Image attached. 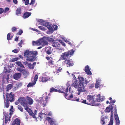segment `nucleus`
Returning <instances> with one entry per match:
<instances>
[{
  "label": "nucleus",
  "mask_w": 125,
  "mask_h": 125,
  "mask_svg": "<svg viewBox=\"0 0 125 125\" xmlns=\"http://www.w3.org/2000/svg\"><path fill=\"white\" fill-rule=\"evenodd\" d=\"M78 83L79 84L78 86V90L79 91L82 92L84 90V84L86 85L87 83H88V81L87 80L85 81L83 77H78Z\"/></svg>",
  "instance_id": "f257e3e1"
},
{
  "label": "nucleus",
  "mask_w": 125,
  "mask_h": 125,
  "mask_svg": "<svg viewBox=\"0 0 125 125\" xmlns=\"http://www.w3.org/2000/svg\"><path fill=\"white\" fill-rule=\"evenodd\" d=\"M71 89V87L70 85L69 84H68L67 85V87L66 88L62 87L58 90V92L63 93L65 94V97L66 98V97H67L68 95L67 94V93L68 91L69 92L70 91Z\"/></svg>",
  "instance_id": "f03ea898"
},
{
  "label": "nucleus",
  "mask_w": 125,
  "mask_h": 125,
  "mask_svg": "<svg viewBox=\"0 0 125 125\" xmlns=\"http://www.w3.org/2000/svg\"><path fill=\"white\" fill-rule=\"evenodd\" d=\"M74 51L73 49H72L67 52L62 53V55H61L62 60L66 59L67 57H71L73 55Z\"/></svg>",
  "instance_id": "7ed1b4c3"
},
{
  "label": "nucleus",
  "mask_w": 125,
  "mask_h": 125,
  "mask_svg": "<svg viewBox=\"0 0 125 125\" xmlns=\"http://www.w3.org/2000/svg\"><path fill=\"white\" fill-rule=\"evenodd\" d=\"M94 96L91 95H89L87 96V104L93 106H96L98 105L95 103V101L94 100Z\"/></svg>",
  "instance_id": "20e7f679"
},
{
  "label": "nucleus",
  "mask_w": 125,
  "mask_h": 125,
  "mask_svg": "<svg viewBox=\"0 0 125 125\" xmlns=\"http://www.w3.org/2000/svg\"><path fill=\"white\" fill-rule=\"evenodd\" d=\"M38 21L41 23L40 24L41 25L47 26L50 32L52 33L53 32V29L51 26L48 25V22H45L43 21V20L41 19L39 20Z\"/></svg>",
  "instance_id": "39448f33"
},
{
  "label": "nucleus",
  "mask_w": 125,
  "mask_h": 125,
  "mask_svg": "<svg viewBox=\"0 0 125 125\" xmlns=\"http://www.w3.org/2000/svg\"><path fill=\"white\" fill-rule=\"evenodd\" d=\"M114 108L115 114H116L117 113L116 106L114 104L110 105L108 107H107L105 110V112H109L112 110Z\"/></svg>",
  "instance_id": "423d86ee"
},
{
  "label": "nucleus",
  "mask_w": 125,
  "mask_h": 125,
  "mask_svg": "<svg viewBox=\"0 0 125 125\" xmlns=\"http://www.w3.org/2000/svg\"><path fill=\"white\" fill-rule=\"evenodd\" d=\"M32 53L28 56H27V60L31 62L35 60V57L37 55V51H34L32 52Z\"/></svg>",
  "instance_id": "0eeeda50"
},
{
  "label": "nucleus",
  "mask_w": 125,
  "mask_h": 125,
  "mask_svg": "<svg viewBox=\"0 0 125 125\" xmlns=\"http://www.w3.org/2000/svg\"><path fill=\"white\" fill-rule=\"evenodd\" d=\"M52 46L55 48L59 50H62L63 48L62 47L61 44L57 40L54 41L52 42Z\"/></svg>",
  "instance_id": "6e6552de"
},
{
  "label": "nucleus",
  "mask_w": 125,
  "mask_h": 125,
  "mask_svg": "<svg viewBox=\"0 0 125 125\" xmlns=\"http://www.w3.org/2000/svg\"><path fill=\"white\" fill-rule=\"evenodd\" d=\"M14 95L13 94V93L11 92L10 94L8 93H7L6 100L10 101L11 102L14 101Z\"/></svg>",
  "instance_id": "1a4fd4ad"
},
{
  "label": "nucleus",
  "mask_w": 125,
  "mask_h": 125,
  "mask_svg": "<svg viewBox=\"0 0 125 125\" xmlns=\"http://www.w3.org/2000/svg\"><path fill=\"white\" fill-rule=\"evenodd\" d=\"M38 78V76L37 74H36L34 76V79L33 80L31 79V82L29 83L28 84V87H30L34 85L36 83Z\"/></svg>",
  "instance_id": "9d476101"
},
{
  "label": "nucleus",
  "mask_w": 125,
  "mask_h": 125,
  "mask_svg": "<svg viewBox=\"0 0 125 125\" xmlns=\"http://www.w3.org/2000/svg\"><path fill=\"white\" fill-rule=\"evenodd\" d=\"M38 42H39V45H41L42 46H44L48 44V42H47L45 37L39 40Z\"/></svg>",
  "instance_id": "9b49d317"
},
{
  "label": "nucleus",
  "mask_w": 125,
  "mask_h": 125,
  "mask_svg": "<svg viewBox=\"0 0 125 125\" xmlns=\"http://www.w3.org/2000/svg\"><path fill=\"white\" fill-rule=\"evenodd\" d=\"M65 60L63 62L64 65H66L67 67H70L73 66L74 65V62L72 59L70 60L67 59L64 60Z\"/></svg>",
  "instance_id": "f8f14e48"
},
{
  "label": "nucleus",
  "mask_w": 125,
  "mask_h": 125,
  "mask_svg": "<svg viewBox=\"0 0 125 125\" xmlns=\"http://www.w3.org/2000/svg\"><path fill=\"white\" fill-rule=\"evenodd\" d=\"M46 119L48 121L50 125H57L56 121L53 118H52L49 117H48L46 118Z\"/></svg>",
  "instance_id": "ddd939ff"
},
{
  "label": "nucleus",
  "mask_w": 125,
  "mask_h": 125,
  "mask_svg": "<svg viewBox=\"0 0 125 125\" xmlns=\"http://www.w3.org/2000/svg\"><path fill=\"white\" fill-rule=\"evenodd\" d=\"M19 101L20 103L23 106L28 104L26 98L25 97H21L19 99Z\"/></svg>",
  "instance_id": "4468645a"
},
{
  "label": "nucleus",
  "mask_w": 125,
  "mask_h": 125,
  "mask_svg": "<svg viewBox=\"0 0 125 125\" xmlns=\"http://www.w3.org/2000/svg\"><path fill=\"white\" fill-rule=\"evenodd\" d=\"M27 105V104H26L25 105L23 106L24 109L29 113V114L31 115L32 116L33 118H35V114L33 113L32 111L29 109Z\"/></svg>",
  "instance_id": "2eb2a0df"
},
{
  "label": "nucleus",
  "mask_w": 125,
  "mask_h": 125,
  "mask_svg": "<svg viewBox=\"0 0 125 125\" xmlns=\"http://www.w3.org/2000/svg\"><path fill=\"white\" fill-rule=\"evenodd\" d=\"M45 58L47 60H48L47 62L48 65L50 66L53 65L54 64V62L51 56H47Z\"/></svg>",
  "instance_id": "dca6fc26"
},
{
  "label": "nucleus",
  "mask_w": 125,
  "mask_h": 125,
  "mask_svg": "<svg viewBox=\"0 0 125 125\" xmlns=\"http://www.w3.org/2000/svg\"><path fill=\"white\" fill-rule=\"evenodd\" d=\"M114 117L115 120V125H119L120 124V122L117 113L116 114H115Z\"/></svg>",
  "instance_id": "f3484780"
},
{
  "label": "nucleus",
  "mask_w": 125,
  "mask_h": 125,
  "mask_svg": "<svg viewBox=\"0 0 125 125\" xmlns=\"http://www.w3.org/2000/svg\"><path fill=\"white\" fill-rule=\"evenodd\" d=\"M21 121L20 119L16 118L13 122L12 125H20Z\"/></svg>",
  "instance_id": "a211bd4d"
},
{
  "label": "nucleus",
  "mask_w": 125,
  "mask_h": 125,
  "mask_svg": "<svg viewBox=\"0 0 125 125\" xmlns=\"http://www.w3.org/2000/svg\"><path fill=\"white\" fill-rule=\"evenodd\" d=\"M84 71L87 74L90 75H92V73L88 65H87L85 66Z\"/></svg>",
  "instance_id": "6ab92c4d"
},
{
  "label": "nucleus",
  "mask_w": 125,
  "mask_h": 125,
  "mask_svg": "<svg viewBox=\"0 0 125 125\" xmlns=\"http://www.w3.org/2000/svg\"><path fill=\"white\" fill-rule=\"evenodd\" d=\"M21 75V73H16L13 75V77L14 79L17 80L20 78Z\"/></svg>",
  "instance_id": "aec40b11"
},
{
  "label": "nucleus",
  "mask_w": 125,
  "mask_h": 125,
  "mask_svg": "<svg viewBox=\"0 0 125 125\" xmlns=\"http://www.w3.org/2000/svg\"><path fill=\"white\" fill-rule=\"evenodd\" d=\"M31 14V12H26L23 14V17L24 19L27 18L30 16Z\"/></svg>",
  "instance_id": "412c9836"
},
{
  "label": "nucleus",
  "mask_w": 125,
  "mask_h": 125,
  "mask_svg": "<svg viewBox=\"0 0 125 125\" xmlns=\"http://www.w3.org/2000/svg\"><path fill=\"white\" fill-rule=\"evenodd\" d=\"M43 98L44 100L43 101V105H44V106H45L46 104L48 97L47 96H45V97H43ZM42 102H43L42 101Z\"/></svg>",
  "instance_id": "4be33fe9"
},
{
  "label": "nucleus",
  "mask_w": 125,
  "mask_h": 125,
  "mask_svg": "<svg viewBox=\"0 0 125 125\" xmlns=\"http://www.w3.org/2000/svg\"><path fill=\"white\" fill-rule=\"evenodd\" d=\"M95 100L96 101L99 102H101L103 101L101 98L100 95L99 94L96 96V98H95Z\"/></svg>",
  "instance_id": "5701e85b"
},
{
  "label": "nucleus",
  "mask_w": 125,
  "mask_h": 125,
  "mask_svg": "<svg viewBox=\"0 0 125 125\" xmlns=\"http://www.w3.org/2000/svg\"><path fill=\"white\" fill-rule=\"evenodd\" d=\"M62 70V68H61V67H60L59 68L56 69L55 71H53V73H54L56 74L57 73L61 72Z\"/></svg>",
  "instance_id": "b1692460"
},
{
  "label": "nucleus",
  "mask_w": 125,
  "mask_h": 125,
  "mask_svg": "<svg viewBox=\"0 0 125 125\" xmlns=\"http://www.w3.org/2000/svg\"><path fill=\"white\" fill-rule=\"evenodd\" d=\"M21 8H17L16 11V14L17 15H20L21 13Z\"/></svg>",
  "instance_id": "393cba45"
},
{
  "label": "nucleus",
  "mask_w": 125,
  "mask_h": 125,
  "mask_svg": "<svg viewBox=\"0 0 125 125\" xmlns=\"http://www.w3.org/2000/svg\"><path fill=\"white\" fill-rule=\"evenodd\" d=\"M45 37L46 39V40L47 42H52L54 41V39L52 38L46 37Z\"/></svg>",
  "instance_id": "a878e982"
},
{
  "label": "nucleus",
  "mask_w": 125,
  "mask_h": 125,
  "mask_svg": "<svg viewBox=\"0 0 125 125\" xmlns=\"http://www.w3.org/2000/svg\"><path fill=\"white\" fill-rule=\"evenodd\" d=\"M58 90L55 89L54 87H52L50 88V93H52L53 92H58Z\"/></svg>",
  "instance_id": "bb28decb"
},
{
  "label": "nucleus",
  "mask_w": 125,
  "mask_h": 125,
  "mask_svg": "<svg viewBox=\"0 0 125 125\" xmlns=\"http://www.w3.org/2000/svg\"><path fill=\"white\" fill-rule=\"evenodd\" d=\"M52 50L51 47L49 48V49L46 51V53L48 55L51 54L52 52Z\"/></svg>",
  "instance_id": "cd10ccee"
},
{
  "label": "nucleus",
  "mask_w": 125,
  "mask_h": 125,
  "mask_svg": "<svg viewBox=\"0 0 125 125\" xmlns=\"http://www.w3.org/2000/svg\"><path fill=\"white\" fill-rule=\"evenodd\" d=\"M41 77V78L40 80H41L43 82H46L48 80V79L46 77Z\"/></svg>",
  "instance_id": "c85d7f7f"
},
{
  "label": "nucleus",
  "mask_w": 125,
  "mask_h": 125,
  "mask_svg": "<svg viewBox=\"0 0 125 125\" xmlns=\"http://www.w3.org/2000/svg\"><path fill=\"white\" fill-rule=\"evenodd\" d=\"M33 51H26L24 53V54L25 56H28L30 55L31 53H32V52Z\"/></svg>",
  "instance_id": "c756f323"
},
{
  "label": "nucleus",
  "mask_w": 125,
  "mask_h": 125,
  "mask_svg": "<svg viewBox=\"0 0 125 125\" xmlns=\"http://www.w3.org/2000/svg\"><path fill=\"white\" fill-rule=\"evenodd\" d=\"M104 119L105 117L103 116H101L100 122L102 125H104L105 123Z\"/></svg>",
  "instance_id": "7c9ffc66"
},
{
  "label": "nucleus",
  "mask_w": 125,
  "mask_h": 125,
  "mask_svg": "<svg viewBox=\"0 0 125 125\" xmlns=\"http://www.w3.org/2000/svg\"><path fill=\"white\" fill-rule=\"evenodd\" d=\"M9 101H10L6 100V103L5 101L4 100L5 107L6 105V108H8V107L10 105Z\"/></svg>",
  "instance_id": "2f4dec72"
},
{
  "label": "nucleus",
  "mask_w": 125,
  "mask_h": 125,
  "mask_svg": "<svg viewBox=\"0 0 125 125\" xmlns=\"http://www.w3.org/2000/svg\"><path fill=\"white\" fill-rule=\"evenodd\" d=\"M100 83L97 80H96V82L95 83V88H98L100 86Z\"/></svg>",
  "instance_id": "473e14b6"
},
{
  "label": "nucleus",
  "mask_w": 125,
  "mask_h": 125,
  "mask_svg": "<svg viewBox=\"0 0 125 125\" xmlns=\"http://www.w3.org/2000/svg\"><path fill=\"white\" fill-rule=\"evenodd\" d=\"M16 63L18 66L20 67H22L23 68H24L25 67L20 62H16Z\"/></svg>",
  "instance_id": "72a5a7b5"
},
{
  "label": "nucleus",
  "mask_w": 125,
  "mask_h": 125,
  "mask_svg": "<svg viewBox=\"0 0 125 125\" xmlns=\"http://www.w3.org/2000/svg\"><path fill=\"white\" fill-rule=\"evenodd\" d=\"M21 72L23 74V75H28L29 73L25 69H24Z\"/></svg>",
  "instance_id": "f704fd0d"
},
{
  "label": "nucleus",
  "mask_w": 125,
  "mask_h": 125,
  "mask_svg": "<svg viewBox=\"0 0 125 125\" xmlns=\"http://www.w3.org/2000/svg\"><path fill=\"white\" fill-rule=\"evenodd\" d=\"M71 86L72 87H74L76 88H77L78 86V84L77 83H74L72 84Z\"/></svg>",
  "instance_id": "c9c22d12"
},
{
  "label": "nucleus",
  "mask_w": 125,
  "mask_h": 125,
  "mask_svg": "<svg viewBox=\"0 0 125 125\" xmlns=\"http://www.w3.org/2000/svg\"><path fill=\"white\" fill-rule=\"evenodd\" d=\"M11 34L10 33H8L7 36V39L8 40H10L13 37V36H10Z\"/></svg>",
  "instance_id": "e433bc0d"
},
{
  "label": "nucleus",
  "mask_w": 125,
  "mask_h": 125,
  "mask_svg": "<svg viewBox=\"0 0 125 125\" xmlns=\"http://www.w3.org/2000/svg\"><path fill=\"white\" fill-rule=\"evenodd\" d=\"M12 85L10 84L8 85L7 86V91H8L11 89L12 87Z\"/></svg>",
  "instance_id": "4c0bfd02"
},
{
  "label": "nucleus",
  "mask_w": 125,
  "mask_h": 125,
  "mask_svg": "<svg viewBox=\"0 0 125 125\" xmlns=\"http://www.w3.org/2000/svg\"><path fill=\"white\" fill-rule=\"evenodd\" d=\"M33 102V100L30 97L29 99L28 103L30 105L32 104Z\"/></svg>",
  "instance_id": "58836bf2"
},
{
  "label": "nucleus",
  "mask_w": 125,
  "mask_h": 125,
  "mask_svg": "<svg viewBox=\"0 0 125 125\" xmlns=\"http://www.w3.org/2000/svg\"><path fill=\"white\" fill-rule=\"evenodd\" d=\"M58 42H59L60 43H61V44L64 47L66 46V45L65 43L62 40H59Z\"/></svg>",
  "instance_id": "ea45409f"
},
{
  "label": "nucleus",
  "mask_w": 125,
  "mask_h": 125,
  "mask_svg": "<svg viewBox=\"0 0 125 125\" xmlns=\"http://www.w3.org/2000/svg\"><path fill=\"white\" fill-rule=\"evenodd\" d=\"M24 69V68H23L22 67H17V70L18 71L21 72Z\"/></svg>",
  "instance_id": "a19ab883"
},
{
  "label": "nucleus",
  "mask_w": 125,
  "mask_h": 125,
  "mask_svg": "<svg viewBox=\"0 0 125 125\" xmlns=\"http://www.w3.org/2000/svg\"><path fill=\"white\" fill-rule=\"evenodd\" d=\"M18 108L22 112L23 111V109L21 106L20 105H18Z\"/></svg>",
  "instance_id": "79ce46f5"
},
{
  "label": "nucleus",
  "mask_w": 125,
  "mask_h": 125,
  "mask_svg": "<svg viewBox=\"0 0 125 125\" xmlns=\"http://www.w3.org/2000/svg\"><path fill=\"white\" fill-rule=\"evenodd\" d=\"M3 115L5 116V119H8L9 115L8 114H7L4 112H3Z\"/></svg>",
  "instance_id": "37998d69"
},
{
  "label": "nucleus",
  "mask_w": 125,
  "mask_h": 125,
  "mask_svg": "<svg viewBox=\"0 0 125 125\" xmlns=\"http://www.w3.org/2000/svg\"><path fill=\"white\" fill-rule=\"evenodd\" d=\"M22 1L23 2H25V5H27L29 3V0H22Z\"/></svg>",
  "instance_id": "c03bdc74"
},
{
  "label": "nucleus",
  "mask_w": 125,
  "mask_h": 125,
  "mask_svg": "<svg viewBox=\"0 0 125 125\" xmlns=\"http://www.w3.org/2000/svg\"><path fill=\"white\" fill-rule=\"evenodd\" d=\"M38 27L40 29L43 31H45L46 30L45 28L43 26H39Z\"/></svg>",
  "instance_id": "a18cd8bd"
},
{
  "label": "nucleus",
  "mask_w": 125,
  "mask_h": 125,
  "mask_svg": "<svg viewBox=\"0 0 125 125\" xmlns=\"http://www.w3.org/2000/svg\"><path fill=\"white\" fill-rule=\"evenodd\" d=\"M36 62H34L32 64H31V65L29 64V66L30 65H31V67H30V68H33L34 66L36 64Z\"/></svg>",
  "instance_id": "49530a36"
},
{
  "label": "nucleus",
  "mask_w": 125,
  "mask_h": 125,
  "mask_svg": "<svg viewBox=\"0 0 125 125\" xmlns=\"http://www.w3.org/2000/svg\"><path fill=\"white\" fill-rule=\"evenodd\" d=\"M23 32V31L22 30L20 29V30L19 32L17 33V35H20Z\"/></svg>",
  "instance_id": "de8ad7c7"
},
{
  "label": "nucleus",
  "mask_w": 125,
  "mask_h": 125,
  "mask_svg": "<svg viewBox=\"0 0 125 125\" xmlns=\"http://www.w3.org/2000/svg\"><path fill=\"white\" fill-rule=\"evenodd\" d=\"M19 58H16L12 59L11 60V61L12 62H15L18 60Z\"/></svg>",
  "instance_id": "09e8293b"
},
{
  "label": "nucleus",
  "mask_w": 125,
  "mask_h": 125,
  "mask_svg": "<svg viewBox=\"0 0 125 125\" xmlns=\"http://www.w3.org/2000/svg\"><path fill=\"white\" fill-rule=\"evenodd\" d=\"M80 102H81L83 103L84 104H87V102H86V100H83V99H81L80 101Z\"/></svg>",
  "instance_id": "8fccbe9b"
},
{
  "label": "nucleus",
  "mask_w": 125,
  "mask_h": 125,
  "mask_svg": "<svg viewBox=\"0 0 125 125\" xmlns=\"http://www.w3.org/2000/svg\"><path fill=\"white\" fill-rule=\"evenodd\" d=\"M32 43L33 45H39V42H38V41L37 42L33 41L32 42Z\"/></svg>",
  "instance_id": "3c124183"
},
{
  "label": "nucleus",
  "mask_w": 125,
  "mask_h": 125,
  "mask_svg": "<svg viewBox=\"0 0 125 125\" xmlns=\"http://www.w3.org/2000/svg\"><path fill=\"white\" fill-rule=\"evenodd\" d=\"M11 30L12 31V32H14L17 30V29L16 27H13L12 28Z\"/></svg>",
  "instance_id": "603ef678"
},
{
  "label": "nucleus",
  "mask_w": 125,
  "mask_h": 125,
  "mask_svg": "<svg viewBox=\"0 0 125 125\" xmlns=\"http://www.w3.org/2000/svg\"><path fill=\"white\" fill-rule=\"evenodd\" d=\"M35 0H31V2L29 4L31 5H33V4H34L35 2Z\"/></svg>",
  "instance_id": "864d4df0"
},
{
  "label": "nucleus",
  "mask_w": 125,
  "mask_h": 125,
  "mask_svg": "<svg viewBox=\"0 0 125 125\" xmlns=\"http://www.w3.org/2000/svg\"><path fill=\"white\" fill-rule=\"evenodd\" d=\"M113 120H110L108 125H113Z\"/></svg>",
  "instance_id": "5fc2aeb1"
},
{
  "label": "nucleus",
  "mask_w": 125,
  "mask_h": 125,
  "mask_svg": "<svg viewBox=\"0 0 125 125\" xmlns=\"http://www.w3.org/2000/svg\"><path fill=\"white\" fill-rule=\"evenodd\" d=\"M94 86V84H91L90 85L89 88L90 89H92L93 88Z\"/></svg>",
  "instance_id": "6e6d98bb"
},
{
  "label": "nucleus",
  "mask_w": 125,
  "mask_h": 125,
  "mask_svg": "<svg viewBox=\"0 0 125 125\" xmlns=\"http://www.w3.org/2000/svg\"><path fill=\"white\" fill-rule=\"evenodd\" d=\"M9 8L7 7L5 8L4 10V12L5 13L6 12L9 10Z\"/></svg>",
  "instance_id": "4d7b16f0"
},
{
  "label": "nucleus",
  "mask_w": 125,
  "mask_h": 125,
  "mask_svg": "<svg viewBox=\"0 0 125 125\" xmlns=\"http://www.w3.org/2000/svg\"><path fill=\"white\" fill-rule=\"evenodd\" d=\"M19 52V51L17 49H14L12 51V52L15 53H17Z\"/></svg>",
  "instance_id": "13d9d810"
},
{
  "label": "nucleus",
  "mask_w": 125,
  "mask_h": 125,
  "mask_svg": "<svg viewBox=\"0 0 125 125\" xmlns=\"http://www.w3.org/2000/svg\"><path fill=\"white\" fill-rule=\"evenodd\" d=\"M65 41V42H66V43H68L70 45H72V44L71 43V42H70L69 41L67 40Z\"/></svg>",
  "instance_id": "bf43d9fd"
},
{
  "label": "nucleus",
  "mask_w": 125,
  "mask_h": 125,
  "mask_svg": "<svg viewBox=\"0 0 125 125\" xmlns=\"http://www.w3.org/2000/svg\"><path fill=\"white\" fill-rule=\"evenodd\" d=\"M73 95L72 94H71V95L69 96V97L68 98V99L69 100H70L72 98H73Z\"/></svg>",
  "instance_id": "052dcab7"
},
{
  "label": "nucleus",
  "mask_w": 125,
  "mask_h": 125,
  "mask_svg": "<svg viewBox=\"0 0 125 125\" xmlns=\"http://www.w3.org/2000/svg\"><path fill=\"white\" fill-rule=\"evenodd\" d=\"M3 9L1 8H0V14L2 13L4 11Z\"/></svg>",
  "instance_id": "680f3d73"
},
{
  "label": "nucleus",
  "mask_w": 125,
  "mask_h": 125,
  "mask_svg": "<svg viewBox=\"0 0 125 125\" xmlns=\"http://www.w3.org/2000/svg\"><path fill=\"white\" fill-rule=\"evenodd\" d=\"M19 103H20V102H19V99H18V100L16 101L15 102V104L17 105H18V104Z\"/></svg>",
  "instance_id": "e2e57ef3"
},
{
  "label": "nucleus",
  "mask_w": 125,
  "mask_h": 125,
  "mask_svg": "<svg viewBox=\"0 0 125 125\" xmlns=\"http://www.w3.org/2000/svg\"><path fill=\"white\" fill-rule=\"evenodd\" d=\"M115 101H116L115 100H111V101L110 102L109 104H110L111 103H112L114 104L115 103Z\"/></svg>",
  "instance_id": "0e129e2a"
},
{
  "label": "nucleus",
  "mask_w": 125,
  "mask_h": 125,
  "mask_svg": "<svg viewBox=\"0 0 125 125\" xmlns=\"http://www.w3.org/2000/svg\"><path fill=\"white\" fill-rule=\"evenodd\" d=\"M13 1L15 4H16L17 3L18 1L17 0H13Z\"/></svg>",
  "instance_id": "69168bd1"
},
{
  "label": "nucleus",
  "mask_w": 125,
  "mask_h": 125,
  "mask_svg": "<svg viewBox=\"0 0 125 125\" xmlns=\"http://www.w3.org/2000/svg\"><path fill=\"white\" fill-rule=\"evenodd\" d=\"M113 115H111L110 120H113Z\"/></svg>",
  "instance_id": "338daca9"
},
{
  "label": "nucleus",
  "mask_w": 125,
  "mask_h": 125,
  "mask_svg": "<svg viewBox=\"0 0 125 125\" xmlns=\"http://www.w3.org/2000/svg\"><path fill=\"white\" fill-rule=\"evenodd\" d=\"M42 113H40L39 114V116L41 118H42V116H41L42 115Z\"/></svg>",
  "instance_id": "774afa93"
}]
</instances>
